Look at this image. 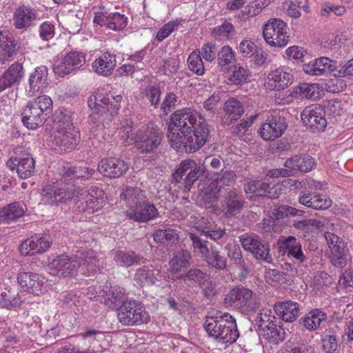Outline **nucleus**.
<instances>
[{
    "label": "nucleus",
    "instance_id": "nucleus-28",
    "mask_svg": "<svg viewBox=\"0 0 353 353\" xmlns=\"http://www.w3.org/2000/svg\"><path fill=\"white\" fill-rule=\"evenodd\" d=\"M245 192L248 197L253 201L260 198L267 197L270 199L277 198V196L272 194V188L268 183L261 181H252L245 185Z\"/></svg>",
    "mask_w": 353,
    "mask_h": 353
},
{
    "label": "nucleus",
    "instance_id": "nucleus-52",
    "mask_svg": "<svg viewBox=\"0 0 353 353\" xmlns=\"http://www.w3.org/2000/svg\"><path fill=\"white\" fill-rule=\"evenodd\" d=\"M276 319L274 315H271V312L269 310L259 313L255 317L254 321L259 334L262 335V332H266V330L270 328V327L274 325Z\"/></svg>",
    "mask_w": 353,
    "mask_h": 353
},
{
    "label": "nucleus",
    "instance_id": "nucleus-20",
    "mask_svg": "<svg viewBox=\"0 0 353 353\" xmlns=\"http://www.w3.org/2000/svg\"><path fill=\"white\" fill-rule=\"evenodd\" d=\"M293 80L294 76L291 73L290 70L284 67H280L269 73L265 85L271 90H280L291 85Z\"/></svg>",
    "mask_w": 353,
    "mask_h": 353
},
{
    "label": "nucleus",
    "instance_id": "nucleus-5",
    "mask_svg": "<svg viewBox=\"0 0 353 353\" xmlns=\"http://www.w3.org/2000/svg\"><path fill=\"white\" fill-rule=\"evenodd\" d=\"M224 304L245 314L255 312L259 306L256 294L243 286L232 288L225 295Z\"/></svg>",
    "mask_w": 353,
    "mask_h": 353
},
{
    "label": "nucleus",
    "instance_id": "nucleus-40",
    "mask_svg": "<svg viewBox=\"0 0 353 353\" xmlns=\"http://www.w3.org/2000/svg\"><path fill=\"white\" fill-rule=\"evenodd\" d=\"M192 256L188 250H178L173 253L172 259L169 262L170 271L173 274L181 272L191 265Z\"/></svg>",
    "mask_w": 353,
    "mask_h": 353
},
{
    "label": "nucleus",
    "instance_id": "nucleus-16",
    "mask_svg": "<svg viewBox=\"0 0 353 353\" xmlns=\"http://www.w3.org/2000/svg\"><path fill=\"white\" fill-rule=\"evenodd\" d=\"M11 170H16L19 176L21 179H28L32 175L35 170V161L32 157L25 152L19 155L11 157L6 163Z\"/></svg>",
    "mask_w": 353,
    "mask_h": 353
},
{
    "label": "nucleus",
    "instance_id": "nucleus-61",
    "mask_svg": "<svg viewBox=\"0 0 353 353\" xmlns=\"http://www.w3.org/2000/svg\"><path fill=\"white\" fill-rule=\"evenodd\" d=\"M143 94L151 105L157 107L159 104L161 92L157 85H148L144 90Z\"/></svg>",
    "mask_w": 353,
    "mask_h": 353
},
{
    "label": "nucleus",
    "instance_id": "nucleus-57",
    "mask_svg": "<svg viewBox=\"0 0 353 353\" xmlns=\"http://www.w3.org/2000/svg\"><path fill=\"white\" fill-rule=\"evenodd\" d=\"M30 102L33 106L38 108L37 110L46 118L49 117L52 111V101L47 95L39 96L32 101H30Z\"/></svg>",
    "mask_w": 353,
    "mask_h": 353
},
{
    "label": "nucleus",
    "instance_id": "nucleus-38",
    "mask_svg": "<svg viewBox=\"0 0 353 353\" xmlns=\"http://www.w3.org/2000/svg\"><path fill=\"white\" fill-rule=\"evenodd\" d=\"M244 204L243 196L237 193L235 190H230L225 196V214L228 216L240 214Z\"/></svg>",
    "mask_w": 353,
    "mask_h": 353
},
{
    "label": "nucleus",
    "instance_id": "nucleus-53",
    "mask_svg": "<svg viewBox=\"0 0 353 353\" xmlns=\"http://www.w3.org/2000/svg\"><path fill=\"white\" fill-rule=\"evenodd\" d=\"M250 71L239 65H235L230 74L228 80L229 83L235 85H240L248 81Z\"/></svg>",
    "mask_w": 353,
    "mask_h": 353
},
{
    "label": "nucleus",
    "instance_id": "nucleus-13",
    "mask_svg": "<svg viewBox=\"0 0 353 353\" xmlns=\"http://www.w3.org/2000/svg\"><path fill=\"white\" fill-rule=\"evenodd\" d=\"M239 241L243 248L250 252L256 260H262L268 263L272 262V257L270 254L269 245L259 236L245 234L239 237Z\"/></svg>",
    "mask_w": 353,
    "mask_h": 353
},
{
    "label": "nucleus",
    "instance_id": "nucleus-23",
    "mask_svg": "<svg viewBox=\"0 0 353 353\" xmlns=\"http://www.w3.org/2000/svg\"><path fill=\"white\" fill-rule=\"evenodd\" d=\"M24 76L21 63L14 62L0 75V93L6 89L18 85Z\"/></svg>",
    "mask_w": 353,
    "mask_h": 353
},
{
    "label": "nucleus",
    "instance_id": "nucleus-21",
    "mask_svg": "<svg viewBox=\"0 0 353 353\" xmlns=\"http://www.w3.org/2000/svg\"><path fill=\"white\" fill-rule=\"evenodd\" d=\"M48 68L46 65L37 67L29 75L28 83L26 86V95L32 97L46 88L48 85Z\"/></svg>",
    "mask_w": 353,
    "mask_h": 353
},
{
    "label": "nucleus",
    "instance_id": "nucleus-47",
    "mask_svg": "<svg viewBox=\"0 0 353 353\" xmlns=\"http://www.w3.org/2000/svg\"><path fill=\"white\" fill-rule=\"evenodd\" d=\"M144 192L137 187H125L121 194V198L125 201L130 207L137 206L144 200Z\"/></svg>",
    "mask_w": 353,
    "mask_h": 353
},
{
    "label": "nucleus",
    "instance_id": "nucleus-43",
    "mask_svg": "<svg viewBox=\"0 0 353 353\" xmlns=\"http://www.w3.org/2000/svg\"><path fill=\"white\" fill-rule=\"evenodd\" d=\"M225 248L227 250V255L232 264L239 268L241 273L247 274L248 272V267L243 258L239 245L237 244H229Z\"/></svg>",
    "mask_w": 353,
    "mask_h": 353
},
{
    "label": "nucleus",
    "instance_id": "nucleus-58",
    "mask_svg": "<svg viewBox=\"0 0 353 353\" xmlns=\"http://www.w3.org/2000/svg\"><path fill=\"white\" fill-rule=\"evenodd\" d=\"M189 69L196 75L201 76L205 72L203 62L201 57L200 51L192 52L188 59Z\"/></svg>",
    "mask_w": 353,
    "mask_h": 353
},
{
    "label": "nucleus",
    "instance_id": "nucleus-32",
    "mask_svg": "<svg viewBox=\"0 0 353 353\" xmlns=\"http://www.w3.org/2000/svg\"><path fill=\"white\" fill-rule=\"evenodd\" d=\"M117 63L116 56L105 52L92 63V69L97 74L108 77L112 73Z\"/></svg>",
    "mask_w": 353,
    "mask_h": 353
},
{
    "label": "nucleus",
    "instance_id": "nucleus-9",
    "mask_svg": "<svg viewBox=\"0 0 353 353\" xmlns=\"http://www.w3.org/2000/svg\"><path fill=\"white\" fill-rule=\"evenodd\" d=\"M287 24L279 19H271L263 26V35L272 46L283 48L289 41Z\"/></svg>",
    "mask_w": 353,
    "mask_h": 353
},
{
    "label": "nucleus",
    "instance_id": "nucleus-64",
    "mask_svg": "<svg viewBox=\"0 0 353 353\" xmlns=\"http://www.w3.org/2000/svg\"><path fill=\"white\" fill-rule=\"evenodd\" d=\"M39 34L43 41H48L52 39L55 34L54 24L50 21L42 23L39 27Z\"/></svg>",
    "mask_w": 353,
    "mask_h": 353
},
{
    "label": "nucleus",
    "instance_id": "nucleus-10",
    "mask_svg": "<svg viewBox=\"0 0 353 353\" xmlns=\"http://www.w3.org/2000/svg\"><path fill=\"white\" fill-rule=\"evenodd\" d=\"M85 54L82 52L70 51L57 57L52 68L54 72L59 77H65L72 72L79 70L85 64Z\"/></svg>",
    "mask_w": 353,
    "mask_h": 353
},
{
    "label": "nucleus",
    "instance_id": "nucleus-17",
    "mask_svg": "<svg viewBox=\"0 0 353 353\" xmlns=\"http://www.w3.org/2000/svg\"><path fill=\"white\" fill-rule=\"evenodd\" d=\"M51 244L52 239L48 234H34L21 243L19 251L22 255L32 256L45 252Z\"/></svg>",
    "mask_w": 353,
    "mask_h": 353
},
{
    "label": "nucleus",
    "instance_id": "nucleus-46",
    "mask_svg": "<svg viewBox=\"0 0 353 353\" xmlns=\"http://www.w3.org/2000/svg\"><path fill=\"white\" fill-rule=\"evenodd\" d=\"M236 32L234 26L227 20L216 27L212 30L213 37L218 40H230L236 34Z\"/></svg>",
    "mask_w": 353,
    "mask_h": 353
},
{
    "label": "nucleus",
    "instance_id": "nucleus-55",
    "mask_svg": "<svg viewBox=\"0 0 353 353\" xmlns=\"http://www.w3.org/2000/svg\"><path fill=\"white\" fill-rule=\"evenodd\" d=\"M270 329L266 330V332H262L263 336L270 343L278 345L283 342L285 337V332L281 327L274 323V325L270 327Z\"/></svg>",
    "mask_w": 353,
    "mask_h": 353
},
{
    "label": "nucleus",
    "instance_id": "nucleus-42",
    "mask_svg": "<svg viewBox=\"0 0 353 353\" xmlns=\"http://www.w3.org/2000/svg\"><path fill=\"white\" fill-rule=\"evenodd\" d=\"M323 89L317 83H301L294 88L295 97L297 98H305L309 99H317L321 97Z\"/></svg>",
    "mask_w": 353,
    "mask_h": 353
},
{
    "label": "nucleus",
    "instance_id": "nucleus-27",
    "mask_svg": "<svg viewBox=\"0 0 353 353\" xmlns=\"http://www.w3.org/2000/svg\"><path fill=\"white\" fill-rule=\"evenodd\" d=\"M283 251L288 256L294 258L299 263L306 262L309 258L308 253H304L301 244L293 236H289L281 243L280 252Z\"/></svg>",
    "mask_w": 353,
    "mask_h": 353
},
{
    "label": "nucleus",
    "instance_id": "nucleus-60",
    "mask_svg": "<svg viewBox=\"0 0 353 353\" xmlns=\"http://www.w3.org/2000/svg\"><path fill=\"white\" fill-rule=\"evenodd\" d=\"M128 23V17L119 12L109 14L108 29L112 30H121L125 28Z\"/></svg>",
    "mask_w": 353,
    "mask_h": 353
},
{
    "label": "nucleus",
    "instance_id": "nucleus-33",
    "mask_svg": "<svg viewBox=\"0 0 353 353\" xmlns=\"http://www.w3.org/2000/svg\"><path fill=\"white\" fill-rule=\"evenodd\" d=\"M162 275L158 270H152L148 267H144L137 270L133 279L139 286L158 285V282L161 281Z\"/></svg>",
    "mask_w": 353,
    "mask_h": 353
},
{
    "label": "nucleus",
    "instance_id": "nucleus-56",
    "mask_svg": "<svg viewBox=\"0 0 353 353\" xmlns=\"http://www.w3.org/2000/svg\"><path fill=\"white\" fill-rule=\"evenodd\" d=\"M279 353H316L314 348L303 342L288 341Z\"/></svg>",
    "mask_w": 353,
    "mask_h": 353
},
{
    "label": "nucleus",
    "instance_id": "nucleus-59",
    "mask_svg": "<svg viewBox=\"0 0 353 353\" xmlns=\"http://www.w3.org/2000/svg\"><path fill=\"white\" fill-rule=\"evenodd\" d=\"M345 8L343 6L324 3L322 6L320 14L322 18L327 19L329 17L341 16L345 13Z\"/></svg>",
    "mask_w": 353,
    "mask_h": 353
},
{
    "label": "nucleus",
    "instance_id": "nucleus-62",
    "mask_svg": "<svg viewBox=\"0 0 353 353\" xmlns=\"http://www.w3.org/2000/svg\"><path fill=\"white\" fill-rule=\"evenodd\" d=\"M218 64L222 68H226L234 59V52L229 46H225L218 52Z\"/></svg>",
    "mask_w": 353,
    "mask_h": 353
},
{
    "label": "nucleus",
    "instance_id": "nucleus-54",
    "mask_svg": "<svg viewBox=\"0 0 353 353\" xmlns=\"http://www.w3.org/2000/svg\"><path fill=\"white\" fill-rule=\"evenodd\" d=\"M204 261L213 268L218 270H224L227 268V259L221 256L216 249H211L203 259Z\"/></svg>",
    "mask_w": 353,
    "mask_h": 353
},
{
    "label": "nucleus",
    "instance_id": "nucleus-18",
    "mask_svg": "<svg viewBox=\"0 0 353 353\" xmlns=\"http://www.w3.org/2000/svg\"><path fill=\"white\" fill-rule=\"evenodd\" d=\"M129 219L138 223H145L156 219L159 212L154 205L148 202L146 197L137 206L130 207L126 211Z\"/></svg>",
    "mask_w": 353,
    "mask_h": 353
},
{
    "label": "nucleus",
    "instance_id": "nucleus-44",
    "mask_svg": "<svg viewBox=\"0 0 353 353\" xmlns=\"http://www.w3.org/2000/svg\"><path fill=\"white\" fill-rule=\"evenodd\" d=\"M95 173V170L87 167H63V176L67 178L88 179Z\"/></svg>",
    "mask_w": 353,
    "mask_h": 353
},
{
    "label": "nucleus",
    "instance_id": "nucleus-30",
    "mask_svg": "<svg viewBox=\"0 0 353 353\" xmlns=\"http://www.w3.org/2000/svg\"><path fill=\"white\" fill-rule=\"evenodd\" d=\"M284 165L285 168H290L293 170V175L298 171L302 172H308L316 168V162L314 159L307 154L294 155L288 159Z\"/></svg>",
    "mask_w": 353,
    "mask_h": 353
},
{
    "label": "nucleus",
    "instance_id": "nucleus-37",
    "mask_svg": "<svg viewBox=\"0 0 353 353\" xmlns=\"http://www.w3.org/2000/svg\"><path fill=\"white\" fill-rule=\"evenodd\" d=\"M128 300L125 290L117 286L111 287L104 295V304L111 310L120 311L121 307Z\"/></svg>",
    "mask_w": 353,
    "mask_h": 353
},
{
    "label": "nucleus",
    "instance_id": "nucleus-26",
    "mask_svg": "<svg viewBox=\"0 0 353 353\" xmlns=\"http://www.w3.org/2000/svg\"><path fill=\"white\" fill-rule=\"evenodd\" d=\"M223 112L222 123L224 125H229L243 115L244 108L239 100L234 97H230L223 103Z\"/></svg>",
    "mask_w": 353,
    "mask_h": 353
},
{
    "label": "nucleus",
    "instance_id": "nucleus-36",
    "mask_svg": "<svg viewBox=\"0 0 353 353\" xmlns=\"http://www.w3.org/2000/svg\"><path fill=\"white\" fill-rule=\"evenodd\" d=\"M327 319L326 314L319 309H313L299 320L303 329L313 332L319 329L321 323Z\"/></svg>",
    "mask_w": 353,
    "mask_h": 353
},
{
    "label": "nucleus",
    "instance_id": "nucleus-8",
    "mask_svg": "<svg viewBox=\"0 0 353 353\" xmlns=\"http://www.w3.org/2000/svg\"><path fill=\"white\" fill-rule=\"evenodd\" d=\"M118 319L124 325H137L148 323L150 316L145 310L143 303L139 301L129 299L121 307L118 312Z\"/></svg>",
    "mask_w": 353,
    "mask_h": 353
},
{
    "label": "nucleus",
    "instance_id": "nucleus-41",
    "mask_svg": "<svg viewBox=\"0 0 353 353\" xmlns=\"http://www.w3.org/2000/svg\"><path fill=\"white\" fill-rule=\"evenodd\" d=\"M24 205L19 202L12 203L0 210V221L10 223L21 217L25 212Z\"/></svg>",
    "mask_w": 353,
    "mask_h": 353
},
{
    "label": "nucleus",
    "instance_id": "nucleus-15",
    "mask_svg": "<svg viewBox=\"0 0 353 353\" xmlns=\"http://www.w3.org/2000/svg\"><path fill=\"white\" fill-rule=\"evenodd\" d=\"M17 281L23 289V296L26 292L35 296H39L47 290L45 285L46 283L45 278L37 273L20 272L17 275Z\"/></svg>",
    "mask_w": 353,
    "mask_h": 353
},
{
    "label": "nucleus",
    "instance_id": "nucleus-29",
    "mask_svg": "<svg viewBox=\"0 0 353 353\" xmlns=\"http://www.w3.org/2000/svg\"><path fill=\"white\" fill-rule=\"evenodd\" d=\"M37 108L28 101L27 105L22 110V122L28 129L35 130L41 126L47 120V118Z\"/></svg>",
    "mask_w": 353,
    "mask_h": 353
},
{
    "label": "nucleus",
    "instance_id": "nucleus-12",
    "mask_svg": "<svg viewBox=\"0 0 353 353\" xmlns=\"http://www.w3.org/2000/svg\"><path fill=\"white\" fill-rule=\"evenodd\" d=\"M283 111H272L268 117L266 121L259 129L261 137L266 141L274 140L282 136L286 130L288 123Z\"/></svg>",
    "mask_w": 353,
    "mask_h": 353
},
{
    "label": "nucleus",
    "instance_id": "nucleus-22",
    "mask_svg": "<svg viewBox=\"0 0 353 353\" xmlns=\"http://www.w3.org/2000/svg\"><path fill=\"white\" fill-rule=\"evenodd\" d=\"M128 170V165L119 158L110 157L102 159L98 165V170L103 176L118 178Z\"/></svg>",
    "mask_w": 353,
    "mask_h": 353
},
{
    "label": "nucleus",
    "instance_id": "nucleus-4",
    "mask_svg": "<svg viewBox=\"0 0 353 353\" xmlns=\"http://www.w3.org/2000/svg\"><path fill=\"white\" fill-rule=\"evenodd\" d=\"M132 131V126H124L123 137L127 144H134L141 153L154 152L161 143L162 134L153 124L142 127L135 133Z\"/></svg>",
    "mask_w": 353,
    "mask_h": 353
},
{
    "label": "nucleus",
    "instance_id": "nucleus-48",
    "mask_svg": "<svg viewBox=\"0 0 353 353\" xmlns=\"http://www.w3.org/2000/svg\"><path fill=\"white\" fill-rule=\"evenodd\" d=\"M190 239L192 241V246L193 248V252L199 256L204 259L208 252L211 250L208 246V241L205 237L203 238V233L200 235H197L194 233H189L188 234Z\"/></svg>",
    "mask_w": 353,
    "mask_h": 353
},
{
    "label": "nucleus",
    "instance_id": "nucleus-2",
    "mask_svg": "<svg viewBox=\"0 0 353 353\" xmlns=\"http://www.w3.org/2000/svg\"><path fill=\"white\" fill-rule=\"evenodd\" d=\"M99 260L92 250H80L76 254H61L49 263L51 274L59 277L73 276L79 268L83 274L90 275L99 270Z\"/></svg>",
    "mask_w": 353,
    "mask_h": 353
},
{
    "label": "nucleus",
    "instance_id": "nucleus-35",
    "mask_svg": "<svg viewBox=\"0 0 353 353\" xmlns=\"http://www.w3.org/2000/svg\"><path fill=\"white\" fill-rule=\"evenodd\" d=\"M20 42L8 32L0 30V55L9 59L17 54L20 48Z\"/></svg>",
    "mask_w": 353,
    "mask_h": 353
},
{
    "label": "nucleus",
    "instance_id": "nucleus-19",
    "mask_svg": "<svg viewBox=\"0 0 353 353\" xmlns=\"http://www.w3.org/2000/svg\"><path fill=\"white\" fill-rule=\"evenodd\" d=\"M325 111L321 105L307 106L301 113V120L311 130H323L327 125Z\"/></svg>",
    "mask_w": 353,
    "mask_h": 353
},
{
    "label": "nucleus",
    "instance_id": "nucleus-25",
    "mask_svg": "<svg viewBox=\"0 0 353 353\" xmlns=\"http://www.w3.org/2000/svg\"><path fill=\"white\" fill-rule=\"evenodd\" d=\"M299 202L307 208L325 210L332 205V200L325 194L302 192L299 196Z\"/></svg>",
    "mask_w": 353,
    "mask_h": 353
},
{
    "label": "nucleus",
    "instance_id": "nucleus-39",
    "mask_svg": "<svg viewBox=\"0 0 353 353\" xmlns=\"http://www.w3.org/2000/svg\"><path fill=\"white\" fill-rule=\"evenodd\" d=\"M26 302V298L23 296V292L15 294L7 288H0V307L11 310L19 307Z\"/></svg>",
    "mask_w": 353,
    "mask_h": 353
},
{
    "label": "nucleus",
    "instance_id": "nucleus-63",
    "mask_svg": "<svg viewBox=\"0 0 353 353\" xmlns=\"http://www.w3.org/2000/svg\"><path fill=\"white\" fill-rule=\"evenodd\" d=\"M258 48L255 42L250 39H244L239 46V50L244 57H252Z\"/></svg>",
    "mask_w": 353,
    "mask_h": 353
},
{
    "label": "nucleus",
    "instance_id": "nucleus-7",
    "mask_svg": "<svg viewBox=\"0 0 353 353\" xmlns=\"http://www.w3.org/2000/svg\"><path fill=\"white\" fill-rule=\"evenodd\" d=\"M77 192L76 186L72 183L66 182L63 176L52 188L43 189L41 196L45 203L53 205L71 201L75 198Z\"/></svg>",
    "mask_w": 353,
    "mask_h": 353
},
{
    "label": "nucleus",
    "instance_id": "nucleus-49",
    "mask_svg": "<svg viewBox=\"0 0 353 353\" xmlns=\"http://www.w3.org/2000/svg\"><path fill=\"white\" fill-rule=\"evenodd\" d=\"M114 260L121 266L128 268L139 264L141 260H143V257L134 252L118 251L115 254Z\"/></svg>",
    "mask_w": 353,
    "mask_h": 353
},
{
    "label": "nucleus",
    "instance_id": "nucleus-34",
    "mask_svg": "<svg viewBox=\"0 0 353 353\" xmlns=\"http://www.w3.org/2000/svg\"><path fill=\"white\" fill-rule=\"evenodd\" d=\"M337 326L326 329L321 335V350L325 353H339L340 339Z\"/></svg>",
    "mask_w": 353,
    "mask_h": 353
},
{
    "label": "nucleus",
    "instance_id": "nucleus-31",
    "mask_svg": "<svg viewBox=\"0 0 353 353\" xmlns=\"http://www.w3.org/2000/svg\"><path fill=\"white\" fill-rule=\"evenodd\" d=\"M276 314L285 322H294L300 313V305L291 300L276 303L274 305Z\"/></svg>",
    "mask_w": 353,
    "mask_h": 353
},
{
    "label": "nucleus",
    "instance_id": "nucleus-1",
    "mask_svg": "<svg viewBox=\"0 0 353 353\" xmlns=\"http://www.w3.org/2000/svg\"><path fill=\"white\" fill-rule=\"evenodd\" d=\"M209 134L205 119L196 110L185 108L172 114L168 138L173 148L194 152L206 143Z\"/></svg>",
    "mask_w": 353,
    "mask_h": 353
},
{
    "label": "nucleus",
    "instance_id": "nucleus-6",
    "mask_svg": "<svg viewBox=\"0 0 353 353\" xmlns=\"http://www.w3.org/2000/svg\"><path fill=\"white\" fill-rule=\"evenodd\" d=\"M123 97L120 94L114 95L111 92L102 96L99 94L94 97V101L92 103V99L90 97L88 101L89 106L93 109L92 116H98L99 122H105V118L108 120L118 114L121 108V101Z\"/></svg>",
    "mask_w": 353,
    "mask_h": 353
},
{
    "label": "nucleus",
    "instance_id": "nucleus-51",
    "mask_svg": "<svg viewBox=\"0 0 353 353\" xmlns=\"http://www.w3.org/2000/svg\"><path fill=\"white\" fill-rule=\"evenodd\" d=\"M55 130H75L72 123L71 114L68 110H60L57 112L54 119Z\"/></svg>",
    "mask_w": 353,
    "mask_h": 353
},
{
    "label": "nucleus",
    "instance_id": "nucleus-11",
    "mask_svg": "<svg viewBox=\"0 0 353 353\" xmlns=\"http://www.w3.org/2000/svg\"><path fill=\"white\" fill-rule=\"evenodd\" d=\"M80 134L75 130H55L50 135L48 145L59 153L73 150L79 141Z\"/></svg>",
    "mask_w": 353,
    "mask_h": 353
},
{
    "label": "nucleus",
    "instance_id": "nucleus-45",
    "mask_svg": "<svg viewBox=\"0 0 353 353\" xmlns=\"http://www.w3.org/2000/svg\"><path fill=\"white\" fill-rule=\"evenodd\" d=\"M83 194L85 195L83 198L85 199V206L87 208V212L92 213L101 208V202L99 201V197L103 194L101 189L95 187L91 190V192L84 190Z\"/></svg>",
    "mask_w": 353,
    "mask_h": 353
},
{
    "label": "nucleus",
    "instance_id": "nucleus-3",
    "mask_svg": "<svg viewBox=\"0 0 353 353\" xmlns=\"http://www.w3.org/2000/svg\"><path fill=\"white\" fill-rule=\"evenodd\" d=\"M203 327L210 337L221 343L232 344L239 336L236 319L228 312L217 311L206 316Z\"/></svg>",
    "mask_w": 353,
    "mask_h": 353
},
{
    "label": "nucleus",
    "instance_id": "nucleus-24",
    "mask_svg": "<svg viewBox=\"0 0 353 353\" xmlns=\"http://www.w3.org/2000/svg\"><path fill=\"white\" fill-rule=\"evenodd\" d=\"M335 63L336 61L327 57H322L307 63H303L302 68L306 74L310 75L319 76L325 72L334 74V71H336Z\"/></svg>",
    "mask_w": 353,
    "mask_h": 353
},
{
    "label": "nucleus",
    "instance_id": "nucleus-14",
    "mask_svg": "<svg viewBox=\"0 0 353 353\" xmlns=\"http://www.w3.org/2000/svg\"><path fill=\"white\" fill-rule=\"evenodd\" d=\"M39 18V12L30 5L22 4L17 7L13 12V26L15 29L27 31L34 27Z\"/></svg>",
    "mask_w": 353,
    "mask_h": 353
},
{
    "label": "nucleus",
    "instance_id": "nucleus-50",
    "mask_svg": "<svg viewBox=\"0 0 353 353\" xmlns=\"http://www.w3.org/2000/svg\"><path fill=\"white\" fill-rule=\"evenodd\" d=\"M153 239L161 244H176L179 241V233L174 229L158 230L153 234Z\"/></svg>",
    "mask_w": 353,
    "mask_h": 353
}]
</instances>
